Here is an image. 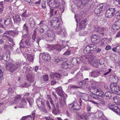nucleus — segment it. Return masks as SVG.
<instances>
[{
    "label": "nucleus",
    "mask_w": 120,
    "mask_h": 120,
    "mask_svg": "<svg viewBox=\"0 0 120 120\" xmlns=\"http://www.w3.org/2000/svg\"><path fill=\"white\" fill-rule=\"evenodd\" d=\"M112 50L114 52L120 53V46H118L112 49Z\"/></svg>",
    "instance_id": "obj_43"
},
{
    "label": "nucleus",
    "mask_w": 120,
    "mask_h": 120,
    "mask_svg": "<svg viewBox=\"0 0 120 120\" xmlns=\"http://www.w3.org/2000/svg\"><path fill=\"white\" fill-rule=\"evenodd\" d=\"M106 4H99L97 6L100 10V11L102 12L103 11L105 10L106 7Z\"/></svg>",
    "instance_id": "obj_31"
},
{
    "label": "nucleus",
    "mask_w": 120,
    "mask_h": 120,
    "mask_svg": "<svg viewBox=\"0 0 120 120\" xmlns=\"http://www.w3.org/2000/svg\"><path fill=\"white\" fill-rule=\"evenodd\" d=\"M88 84V83L87 82H86L84 80H82L79 83V85L80 87H82V86L87 85Z\"/></svg>",
    "instance_id": "obj_45"
},
{
    "label": "nucleus",
    "mask_w": 120,
    "mask_h": 120,
    "mask_svg": "<svg viewBox=\"0 0 120 120\" xmlns=\"http://www.w3.org/2000/svg\"><path fill=\"white\" fill-rule=\"evenodd\" d=\"M8 55L7 54H6L5 53L3 54H0V60H4V61L8 62L9 60L10 59V56L8 54Z\"/></svg>",
    "instance_id": "obj_17"
},
{
    "label": "nucleus",
    "mask_w": 120,
    "mask_h": 120,
    "mask_svg": "<svg viewBox=\"0 0 120 120\" xmlns=\"http://www.w3.org/2000/svg\"><path fill=\"white\" fill-rule=\"evenodd\" d=\"M90 48L89 45L87 46L84 49L83 52L86 54L88 53H92V52L90 51Z\"/></svg>",
    "instance_id": "obj_35"
},
{
    "label": "nucleus",
    "mask_w": 120,
    "mask_h": 120,
    "mask_svg": "<svg viewBox=\"0 0 120 120\" xmlns=\"http://www.w3.org/2000/svg\"><path fill=\"white\" fill-rule=\"evenodd\" d=\"M76 76L78 78H82V75L81 73H78L76 75Z\"/></svg>",
    "instance_id": "obj_60"
},
{
    "label": "nucleus",
    "mask_w": 120,
    "mask_h": 120,
    "mask_svg": "<svg viewBox=\"0 0 120 120\" xmlns=\"http://www.w3.org/2000/svg\"><path fill=\"white\" fill-rule=\"evenodd\" d=\"M96 117L99 118H103L104 117H105L102 112L101 111H99L96 113Z\"/></svg>",
    "instance_id": "obj_30"
},
{
    "label": "nucleus",
    "mask_w": 120,
    "mask_h": 120,
    "mask_svg": "<svg viewBox=\"0 0 120 120\" xmlns=\"http://www.w3.org/2000/svg\"><path fill=\"white\" fill-rule=\"evenodd\" d=\"M90 47V51L91 52H92V53L94 51L96 50V49L97 48L96 45L95 44H91L89 45Z\"/></svg>",
    "instance_id": "obj_37"
},
{
    "label": "nucleus",
    "mask_w": 120,
    "mask_h": 120,
    "mask_svg": "<svg viewBox=\"0 0 120 120\" xmlns=\"http://www.w3.org/2000/svg\"><path fill=\"white\" fill-rule=\"evenodd\" d=\"M48 76L47 75H45L43 77V79L44 81H47L48 80Z\"/></svg>",
    "instance_id": "obj_61"
},
{
    "label": "nucleus",
    "mask_w": 120,
    "mask_h": 120,
    "mask_svg": "<svg viewBox=\"0 0 120 120\" xmlns=\"http://www.w3.org/2000/svg\"><path fill=\"white\" fill-rule=\"evenodd\" d=\"M112 79L113 80L114 82H116L118 80V78L116 76L113 75L112 77Z\"/></svg>",
    "instance_id": "obj_57"
},
{
    "label": "nucleus",
    "mask_w": 120,
    "mask_h": 120,
    "mask_svg": "<svg viewBox=\"0 0 120 120\" xmlns=\"http://www.w3.org/2000/svg\"><path fill=\"white\" fill-rule=\"evenodd\" d=\"M43 58L45 61H49L51 59L48 53H45L43 55Z\"/></svg>",
    "instance_id": "obj_27"
},
{
    "label": "nucleus",
    "mask_w": 120,
    "mask_h": 120,
    "mask_svg": "<svg viewBox=\"0 0 120 120\" xmlns=\"http://www.w3.org/2000/svg\"><path fill=\"white\" fill-rule=\"evenodd\" d=\"M119 98L117 96H116L113 98V101L115 103H117L119 101H120V100H119Z\"/></svg>",
    "instance_id": "obj_54"
},
{
    "label": "nucleus",
    "mask_w": 120,
    "mask_h": 120,
    "mask_svg": "<svg viewBox=\"0 0 120 120\" xmlns=\"http://www.w3.org/2000/svg\"><path fill=\"white\" fill-rule=\"evenodd\" d=\"M87 33L86 32H83L82 31H81L79 33V35L80 36H84Z\"/></svg>",
    "instance_id": "obj_64"
},
{
    "label": "nucleus",
    "mask_w": 120,
    "mask_h": 120,
    "mask_svg": "<svg viewBox=\"0 0 120 120\" xmlns=\"http://www.w3.org/2000/svg\"><path fill=\"white\" fill-rule=\"evenodd\" d=\"M111 90L115 94L120 95V87L116 83H113L110 85Z\"/></svg>",
    "instance_id": "obj_7"
},
{
    "label": "nucleus",
    "mask_w": 120,
    "mask_h": 120,
    "mask_svg": "<svg viewBox=\"0 0 120 120\" xmlns=\"http://www.w3.org/2000/svg\"><path fill=\"white\" fill-rule=\"evenodd\" d=\"M42 101V99H37L36 101V103L37 104L38 107L40 109H41V102Z\"/></svg>",
    "instance_id": "obj_36"
},
{
    "label": "nucleus",
    "mask_w": 120,
    "mask_h": 120,
    "mask_svg": "<svg viewBox=\"0 0 120 120\" xmlns=\"http://www.w3.org/2000/svg\"><path fill=\"white\" fill-rule=\"evenodd\" d=\"M18 34V31H10L9 32H6L3 34H6L8 35H9L13 37H15Z\"/></svg>",
    "instance_id": "obj_15"
},
{
    "label": "nucleus",
    "mask_w": 120,
    "mask_h": 120,
    "mask_svg": "<svg viewBox=\"0 0 120 120\" xmlns=\"http://www.w3.org/2000/svg\"><path fill=\"white\" fill-rule=\"evenodd\" d=\"M69 65L68 64L65 62H64L62 63L61 67V68L64 69H66L68 67Z\"/></svg>",
    "instance_id": "obj_47"
},
{
    "label": "nucleus",
    "mask_w": 120,
    "mask_h": 120,
    "mask_svg": "<svg viewBox=\"0 0 120 120\" xmlns=\"http://www.w3.org/2000/svg\"><path fill=\"white\" fill-rule=\"evenodd\" d=\"M86 21L84 20H82L80 22L79 27L81 30L85 28Z\"/></svg>",
    "instance_id": "obj_29"
},
{
    "label": "nucleus",
    "mask_w": 120,
    "mask_h": 120,
    "mask_svg": "<svg viewBox=\"0 0 120 120\" xmlns=\"http://www.w3.org/2000/svg\"><path fill=\"white\" fill-rule=\"evenodd\" d=\"M94 12L97 14H99L100 12H102L98 8V6L94 9Z\"/></svg>",
    "instance_id": "obj_55"
},
{
    "label": "nucleus",
    "mask_w": 120,
    "mask_h": 120,
    "mask_svg": "<svg viewBox=\"0 0 120 120\" xmlns=\"http://www.w3.org/2000/svg\"><path fill=\"white\" fill-rule=\"evenodd\" d=\"M23 55L25 57L27 56V59L29 61L33 62V57L31 55H29L26 53H25Z\"/></svg>",
    "instance_id": "obj_32"
},
{
    "label": "nucleus",
    "mask_w": 120,
    "mask_h": 120,
    "mask_svg": "<svg viewBox=\"0 0 120 120\" xmlns=\"http://www.w3.org/2000/svg\"><path fill=\"white\" fill-rule=\"evenodd\" d=\"M112 28L114 30H117L120 28V23L118 21H116L112 27Z\"/></svg>",
    "instance_id": "obj_23"
},
{
    "label": "nucleus",
    "mask_w": 120,
    "mask_h": 120,
    "mask_svg": "<svg viewBox=\"0 0 120 120\" xmlns=\"http://www.w3.org/2000/svg\"><path fill=\"white\" fill-rule=\"evenodd\" d=\"M83 61V58L82 56H81L79 58H74L71 61V63L74 65H75L77 64H79L80 62Z\"/></svg>",
    "instance_id": "obj_13"
},
{
    "label": "nucleus",
    "mask_w": 120,
    "mask_h": 120,
    "mask_svg": "<svg viewBox=\"0 0 120 120\" xmlns=\"http://www.w3.org/2000/svg\"><path fill=\"white\" fill-rule=\"evenodd\" d=\"M20 120H32V117L30 115L22 117Z\"/></svg>",
    "instance_id": "obj_39"
},
{
    "label": "nucleus",
    "mask_w": 120,
    "mask_h": 120,
    "mask_svg": "<svg viewBox=\"0 0 120 120\" xmlns=\"http://www.w3.org/2000/svg\"><path fill=\"white\" fill-rule=\"evenodd\" d=\"M11 18H8L7 19L5 20L4 21V23L6 25H8L10 24H11L12 22L11 21Z\"/></svg>",
    "instance_id": "obj_42"
},
{
    "label": "nucleus",
    "mask_w": 120,
    "mask_h": 120,
    "mask_svg": "<svg viewBox=\"0 0 120 120\" xmlns=\"http://www.w3.org/2000/svg\"><path fill=\"white\" fill-rule=\"evenodd\" d=\"M40 32L42 34L44 33L45 36H47L45 40L48 42L50 43L52 42L55 39V34L51 29H48L45 33L44 28H40Z\"/></svg>",
    "instance_id": "obj_3"
},
{
    "label": "nucleus",
    "mask_w": 120,
    "mask_h": 120,
    "mask_svg": "<svg viewBox=\"0 0 120 120\" xmlns=\"http://www.w3.org/2000/svg\"><path fill=\"white\" fill-rule=\"evenodd\" d=\"M26 77L27 80L29 82L33 83L35 79L32 73L30 74H27Z\"/></svg>",
    "instance_id": "obj_16"
},
{
    "label": "nucleus",
    "mask_w": 120,
    "mask_h": 120,
    "mask_svg": "<svg viewBox=\"0 0 120 120\" xmlns=\"http://www.w3.org/2000/svg\"><path fill=\"white\" fill-rule=\"evenodd\" d=\"M41 7L43 9H45L46 8L45 3V2H42V3L41 4Z\"/></svg>",
    "instance_id": "obj_63"
},
{
    "label": "nucleus",
    "mask_w": 120,
    "mask_h": 120,
    "mask_svg": "<svg viewBox=\"0 0 120 120\" xmlns=\"http://www.w3.org/2000/svg\"><path fill=\"white\" fill-rule=\"evenodd\" d=\"M83 99L85 101H87L89 100V97L87 94H84L82 96Z\"/></svg>",
    "instance_id": "obj_53"
},
{
    "label": "nucleus",
    "mask_w": 120,
    "mask_h": 120,
    "mask_svg": "<svg viewBox=\"0 0 120 120\" xmlns=\"http://www.w3.org/2000/svg\"><path fill=\"white\" fill-rule=\"evenodd\" d=\"M58 34L61 35L62 37L66 36L67 35L66 31L63 26L61 27L60 31L58 33Z\"/></svg>",
    "instance_id": "obj_19"
},
{
    "label": "nucleus",
    "mask_w": 120,
    "mask_h": 120,
    "mask_svg": "<svg viewBox=\"0 0 120 120\" xmlns=\"http://www.w3.org/2000/svg\"><path fill=\"white\" fill-rule=\"evenodd\" d=\"M98 38L97 35H93L91 37V41L93 43H97L98 42H97V41L98 40Z\"/></svg>",
    "instance_id": "obj_34"
},
{
    "label": "nucleus",
    "mask_w": 120,
    "mask_h": 120,
    "mask_svg": "<svg viewBox=\"0 0 120 120\" xmlns=\"http://www.w3.org/2000/svg\"><path fill=\"white\" fill-rule=\"evenodd\" d=\"M49 76L51 78H52V77H55L57 78H60L61 77V75L58 73L52 72L50 74Z\"/></svg>",
    "instance_id": "obj_26"
},
{
    "label": "nucleus",
    "mask_w": 120,
    "mask_h": 120,
    "mask_svg": "<svg viewBox=\"0 0 120 120\" xmlns=\"http://www.w3.org/2000/svg\"><path fill=\"white\" fill-rule=\"evenodd\" d=\"M55 18L51 20V27L53 29H56L60 26V22L58 19L55 20Z\"/></svg>",
    "instance_id": "obj_12"
},
{
    "label": "nucleus",
    "mask_w": 120,
    "mask_h": 120,
    "mask_svg": "<svg viewBox=\"0 0 120 120\" xmlns=\"http://www.w3.org/2000/svg\"><path fill=\"white\" fill-rule=\"evenodd\" d=\"M61 2L62 5L60 6V10L61 11V12H63L64 10V6L65 4V2L63 0H62V1Z\"/></svg>",
    "instance_id": "obj_44"
},
{
    "label": "nucleus",
    "mask_w": 120,
    "mask_h": 120,
    "mask_svg": "<svg viewBox=\"0 0 120 120\" xmlns=\"http://www.w3.org/2000/svg\"><path fill=\"white\" fill-rule=\"evenodd\" d=\"M21 98L20 95H18L14 98V101L15 103V102H18L20 99Z\"/></svg>",
    "instance_id": "obj_51"
},
{
    "label": "nucleus",
    "mask_w": 120,
    "mask_h": 120,
    "mask_svg": "<svg viewBox=\"0 0 120 120\" xmlns=\"http://www.w3.org/2000/svg\"><path fill=\"white\" fill-rule=\"evenodd\" d=\"M86 115V113H84L83 114L80 115L79 116L81 119H83L85 117Z\"/></svg>",
    "instance_id": "obj_62"
},
{
    "label": "nucleus",
    "mask_w": 120,
    "mask_h": 120,
    "mask_svg": "<svg viewBox=\"0 0 120 120\" xmlns=\"http://www.w3.org/2000/svg\"><path fill=\"white\" fill-rule=\"evenodd\" d=\"M36 33L37 31L35 30L34 31V32L32 36V39L34 40H35V39L36 35Z\"/></svg>",
    "instance_id": "obj_58"
},
{
    "label": "nucleus",
    "mask_w": 120,
    "mask_h": 120,
    "mask_svg": "<svg viewBox=\"0 0 120 120\" xmlns=\"http://www.w3.org/2000/svg\"><path fill=\"white\" fill-rule=\"evenodd\" d=\"M89 63L92 66L95 67L100 68L101 65V63L99 62L97 60H94L95 57L92 55L89 54L88 55Z\"/></svg>",
    "instance_id": "obj_6"
},
{
    "label": "nucleus",
    "mask_w": 120,
    "mask_h": 120,
    "mask_svg": "<svg viewBox=\"0 0 120 120\" xmlns=\"http://www.w3.org/2000/svg\"><path fill=\"white\" fill-rule=\"evenodd\" d=\"M89 2V0H80L79 2L81 3V4L78 5L79 7L80 8H82Z\"/></svg>",
    "instance_id": "obj_21"
},
{
    "label": "nucleus",
    "mask_w": 120,
    "mask_h": 120,
    "mask_svg": "<svg viewBox=\"0 0 120 120\" xmlns=\"http://www.w3.org/2000/svg\"><path fill=\"white\" fill-rule=\"evenodd\" d=\"M46 47L48 50L50 51L53 49V45H52L49 44H47L46 45Z\"/></svg>",
    "instance_id": "obj_50"
},
{
    "label": "nucleus",
    "mask_w": 120,
    "mask_h": 120,
    "mask_svg": "<svg viewBox=\"0 0 120 120\" xmlns=\"http://www.w3.org/2000/svg\"><path fill=\"white\" fill-rule=\"evenodd\" d=\"M100 71L99 70H95L90 73V75L94 77H98L100 74Z\"/></svg>",
    "instance_id": "obj_18"
},
{
    "label": "nucleus",
    "mask_w": 120,
    "mask_h": 120,
    "mask_svg": "<svg viewBox=\"0 0 120 120\" xmlns=\"http://www.w3.org/2000/svg\"><path fill=\"white\" fill-rule=\"evenodd\" d=\"M26 100L28 102L30 106H32L33 104V99L32 98H23L21 100V101L22 103H21L20 105L18 104L17 105V107L23 108L24 106H23L22 104V103L26 104Z\"/></svg>",
    "instance_id": "obj_8"
},
{
    "label": "nucleus",
    "mask_w": 120,
    "mask_h": 120,
    "mask_svg": "<svg viewBox=\"0 0 120 120\" xmlns=\"http://www.w3.org/2000/svg\"><path fill=\"white\" fill-rule=\"evenodd\" d=\"M38 25L39 26L40 28H44L46 26L45 22L43 20L40 21V23Z\"/></svg>",
    "instance_id": "obj_46"
},
{
    "label": "nucleus",
    "mask_w": 120,
    "mask_h": 120,
    "mask_svg": "<svg viewBox=\"0 0 120 120\" xmlns=\"http://www.w3.org/2000/svg\"><path fill=\"white\" fill-rule=\"evenodd\" d=\"M47 3L50 7L52 8H50V14L52 16L56 15L57 12V9L55 8H57L60 5V2L55 0H47Z\"/></svg>",
    "instance_id": "obj_4"
},
{
    "label": "nucleus",
    "mask_w": 120,
    "mask_h": 120,
    "mask_svg": "<svg viewBox=\"0 0 120 120\" xmlns=\"http://www.w3.org/2000/svg\"><path fill=\"white\" fill-rule=\"evenodd\" d=\"M63 47L62 46L59 44L53 45V49H55L59 52L63 49Z\"/></svg>",
    "instance_id": "obj_33"
},
{
    "label": "nucleus",
    "mask_w": 120,
    "mask_h": 120,
    "mask_svg": "<svg viewBox=\"0 0 120 120\" xmlns=\"http://www.w3.org/2000/svg\"><path fill=\"white\" fill-rule=\"evenodd\" d=\"M23 30H25L26 32L28 33V28L26 24H24L23 26Z\"/></svg>",
    "instance_id": "obj_56"
},
{
    "label": "nucleus",
    "mask_w": 120,
    "mask_h": 120,
    "mask_svg": "<svg viewBox=\"0 0 120 120\" xmlns=\"http://www.w3.org/2000/svg\"><path fill=\"white\" fill-rule=\"evenodd\" d=\"M112 28L114 30H117L120 28V23L118 21H116L112 27Z\"/></svg>",
    "instance_id": "obj_25"
},
{
    "label": "nucleus",
    "mask_w": 120,
    "mask_h": 120,
    "mask_svg": "<svg viewBox=\"0 0 120 120\" xmlns=\"http://www.w3.org/2000/svg\"><path fill=\"white\" fill-rule=\"evenodd\" d=\"M103 95H104V96L103 97L105 100V103L106 100L105 98V96H106V97H108V98L109 99L110 97L111 96V94L109 92H107L105 93V94L103 93Z\"/></svg>",
    "instance_id": "obj_48"
},
{
    "label": "nucleus",
    "mask_w": 120,
    "mask_h": 120,
    "mask_svg": "<svg viewBox=\"0 0 120 120\" xmlns=\"http://www.w3.org/2000/svg\"><path fill=\"white\" fill-rule=\"evenodd\" d=\"M89 89L92 93L90 94V96L92 98L98 100L102 105L105 104V100L103 97L104 96L103 92L100 88L95 86L90 87Z\"/></svg>",
    "instance_id": "obj_1"
},
{
    "label": "nucleus",
    "mask_w": 120,
    "mask_h": 120,
    "mask_svg": "<svg viewBox=\"0 0 120 120\" xmlns=\"http://www.w3.org/2000/svg\"><path fill=\"white\" fill-rule=\"evenodd\" d=\"M2 37L4 38H5L4 37H5L7 38V40L12 44V46H13L15 45V43L14 41L13 38H11L10 35H8L6 34H3V35Z\"/></svg>",
    "instance_id": "obj_20"
},
{
    "label": "nucleus",
    "mask_w": 120,
    "mask_h": 120,
    "mask_svg": "<svg viewBox=\"0 0 120 120\" xmlns=\"http://www.w3.org/2000/svg\"><path fill=\"white\" fill-rule=\"evenodd\" d=\"M63 99L61 100L60 101V104L61 107H63L66 104V103L65 101V99L64 98H62Z\"/></svg>",
    "instance_id": "obj_40"
},
{
    "label": "nucleus",
    "mask_w": 120,
    "mask_h": 120,
    "mask_svg": "<svg viewBox=\"0 0 120 120\" xmlns=\"http://www.w3.org/2000/svg\"><path fill=\"white\" fill-rule=\"evenodd\" d=\"M109 108L117 114L118 115L120 114V109L117 106H115L114 104H111L110 105H109Z\"/></svg>",
    "instance_id": "obj_14"
},
{
    "label": "nucleus",
    "mask_w": 120,
    "mask_h": 120,
    "mask_svg": "<svg viewBox=\"0 0 120 120\" xmlns=\"http://www.w3.org/2000/svg\"><path fill=\"white\" fill-rule=\"evenodd\" d=\"M78 104L76 102H74L72 103H71L68 104V107L70 109H72L74 107L75 105H77Z\"/></svg>",
    "instance_id": "obj_49"
},
{
    "label": "nucleus",
    "mask_w": 120,
    "mask_h": 120,
    "mask_svg": "<svg viewBox=\"0 0 120 120\" xmlns=\"http://www.w3.org/2000/svg\"><path fill=\"white\" fill-rule=\"evenodd\" d=\"M15 18L17 23L19 22L21 20V18L20 17V16L18 15H16Z\"/></svg>",
    "instance_id": "obj_52"
},
{
    "label": "nucleus",
    "mask_w": 120,
    "mask_h": 120,
    "mask_svg": "<svg viewBox=\"0 0 120 120\" xmlns=\"http://www.w3.org/2000/svg\"><path fill=\"white\" fill-rule=\"evenodd\" d=\"M30 15V14H29V12H28L27 10H26L25 11L23 12L22 15V18H25L28 17Z\"/></svg>",
    "instance_id": "obj_38"
},
{
    "label": "nucleus",
    "mask_w": 120,
    "mask_h": 120,
    "mask_svg": "<svg viewBox=\"0 0 120 120\" xmlns=\"http://www.w3.org/2000/svg\"><path fill=\"white\" fill-rule=\"evenodd\" d=\"M23 71L27 74H30L32 73L31 68L30 67H28L27 65H25L23 66Z\"/></svg>",
    "instance_id": "obj_22"
},
{
    "label": "nucleus",
    "mask_w": 120,
    "mask_h": 120,
    "mask_svg": "<svg viewBox=\"0 0 120 120\" xmlns=\"http://www.w3.org/2000/svg\"><path fill=\"white\" fill-rule=\"evenodd\" d=\"M56 91L58 95L61 98L66 99L67 97V95L65 94L63 91L62 89L60 87H58L56 89Z\"/></svg>",
    "instance_id": "obj_11"
},
{
    "label": "nucleus",
    "mask_w": 120,
    "mask_h": 120,
    "mask_svg": "<svg viewBox=\"0 0 120 120\" xmlns=\"http://www.w3.org/2000/svg\"><path fill=\"white\" fill-rule=\"evenodd\" d=\"M21 64V63L20 62H17L15 64H13L9 62L6 63V68L7 70L12 73L16 70Z\"/></svg>",
    "instance_id": "obj_5"
},
{
    "label": "nucleus",
    "mask_w": 120,
    "mask_h": 120,
    "mask_svg": "<svg viewBox=\"0 0 120 120\" xmlns=\"http://www.w3.org/2000/svg\"><path fill=\"white\" fill-rule=\"evenodd\" d=\"M35 20L32 17L30 18L29 19L28 23L32 28L35 25Z\"/></svg>",
    "instance_id": "obj_28"
},
{
    "label": "nucleus",
    "mask_w": 120,
    "mask_h": 120,
    "mask_svg": "<svg viewBox=\"0 0 120 120\" xmlns=\"http://www.w3.org/2000/svg\"><path fill=\"white\" fill-rule=\"evenodd\" d=\"M109 71H108L107 72L105 73H104L103 74V75L102 76H104V77H105V76L107 75H108L109 73H110L111 71V69H109Z\"/></svg>",
    "instance_id": "obj_59"
},
{
    "label": "nucleus",
    "mask_w": 120,
    "mask_h": 120,
    "mask_svg": "<svg viewBox=\"0 0 120 120\" xmlns=\"http://www.w3.org/2000/svg\"><path fill=\"white\" fill-rule=\"evenodd\" d=\"M3 1L0 2V14H2L4 11V6Z\"/></svg>",
    "instance_id": "obj_41"
},
{
    "label": "nucleus",
    "mask_w": 120,
    "mask_h": 120,
    "mask_svg": "<svg viewBox=\"0 0 120 120\" xmlns=\"http://www.w3.org/2000/svg\"><path fill=\"white\" fill-rule=\"evenodd\" d=\"M94 31L101 35L100 36H102L104 35V32L105 30V28H102L98 26H96L94 27Z\"/></svg>",
    "instance_id": "obj_10"
},
{
    "label": "nucleus",
    "mask_w": 120,
    "mask_h": 120,
    "mask_svg": "<svg viewBox=\"0 0 120 120\" xmlns=\"http://www.w3.org/2000/svg\"><path fill=\"white\" fill-rule=\"evenodd\" d=\"M22 38L19 44L20 49L22 50L25 48H30V43L29 41L30 35L26 34H23Z\"/></svg>",
    "instance_id": "obj_2"
},
{
    "label": "nucleus",
    "mask_w": 120,
    "mask_h": 120,
    "mask_svg": "<svg viewBox=\"0 0 120 120\" xmlns=\"http://www.w3.org/2000/svg\"><path fill=\"white\" fill-rule=\"evenodd\" d=\"M116 9L115 8H110L107 10L105 13V16L107 18L112 17L116 11Z\"/></svg>",
    "instance_id": "obj_9"
},
{
    "label": "nucleus",
    "mask_w": 120,
    "mask_h": 120,
    "mask_svg": "<svg viewBox=\"0 0 120 120\" xmlns=\"http://www.w3.org/2000/svg\"><path fill=\"white\" fill-rule=\"evenodd\" d=\"M112 28L114 30H117L120 28V23L118 21H116L112 27Z\"/></svg>",
    "instance_id": "obj_24"
}]
</instances>
